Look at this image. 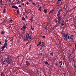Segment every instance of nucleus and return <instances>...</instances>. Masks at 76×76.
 Returning a JSON list of instances; mask_svg holds the SVG:
<instances>
[{
    "mask_svg": "<svg viewBox=\"0 0 76 76\" xmlns=\"http://www.w3.org/2000/svg\"><path fill=\"white\" fill-rule=\"evenodd\" d=\"M58 22V21L57 20H55V22L56 23H57Z\"/></svg>",
    "mask_w": 76,
    "mask_h": 76,
    "instance_id": "nucleus-41",
    "label": "nucleus"
},
{
    "mask_svg": "<svg viewBox=\"0 0 76 76\" xmlns=\"http://www.w3.org/2000/svg\"><path fill=\"white\" fill-rule=\"evenodd\" d=\"M25 13H27V14H29L28 10L27 11H26V10H25Z\"/></svg>",
    "mask_w": 76,
    "mask_h": 76,
    "instance_id": "nucleus-19",
    "label": "nucleus"
},
{
    "mask_svg": "<svg viewBox=\"0 0 76 76\" xmlns=\"http://www.w3.org/2000/svg\"><path fill=\"white\" fill-rule=\"evenodd\" d=\"M22 20H25V18H24V17H23L22 18Z\"/></svg>",
    "mask_w": 76,
    "mask_h": 76,
    "instance_id": "nucleus-30",
    "label": "nucleus"
},
{
    "mask_svg": "<svg viewBox=\"0 0 76 76\" xmlns=\"http://www.w3.org/2000/svg\"><path fill=\"white\" fill-rule=\"evenodd\" d=\"M62 64H63V61H61V64L59 66V67H61V65H62Z\"/></svg>",
    "mask_w": 76,
    "mask_h": 76,
    "instance_id": "nucleus-21",
    "label": "nucleus"
},
{
    "mask_svg": "<svg viewBox=\"0 0 76 76\" xmlns=\"http://www.w3.org/2000/svg\"><path fill=\"white\" fill-rule=\"evenodd\" d=\"M6 63H7V61H6V60H5L2 62L1 64H2V65H5L6 64Z\"/></svg>",
    "mask_w": 76,
    "mask_h": 76,
    "instance_id": "nucleus-3",
    "label": "nucleus"
},
{
    "mask_svg": "<svg viewBox=\"0 0 76 76\" xmlns=\"http://www.w3.org/2000/svg\"><path fill=\"white\" fill-rule=\"evenodd\" d=\"M17 14H19V10H17Z\"/></svg>",
    "mask_w": 76,
    "mask_h": 76,
    "instance_id": "nucleus-26",
    "label": "nucleus"
},
{
    "mask_svg": "<svg viewBox=\"0 0 76 76\" xmlns=\"http://www.w3.org/2000/svg\"><path fill=\"white\" fill-rule=\"evenodd\" d=\"M69 11H70V9H69V8H68V9L67 12L68 13V12H69Z\"/></svg>",
    "mask_w": 76,
    "mask_h": 76,
    "instance_id": "nucleus-40",
    "label": "nucleus"
},
{
    "mask_svg": "<svg viewBox=\"0 0 76 76\" xmlns=\"http://www.w3.org/2000/svg\"><path fill=\"white\" fill-rule=\"evenodd\" d=\"M45 29L46 31H47L48 29H47V26H46L45 27Z\"/></svg>",
    "mask_w": 76,
    "mask_h": 76,
    "instance_id": "nucleus-33",
    "label": "nucleus"
},
{
    "mask_svg": "<svg viewBox=\"0 0 76 76\" xmlns=\"http://www.w3.org/2000/svg\"><path fill=\"white\" fill-rule=\"evenodd\" d=\"M1 76H5L4 74H3L2 75H1Z\"/></svg>",
    "mask_w": 76,
    "mask_h": 76,
    "instance_id": "nucleus-52",
    "label": "nucleus"
},
{
    "mask_svg": "<svg viewBox=\"0 0 76 76\" xmlns=\"http://www.w3.org/2000/svg\"><path fill=\"white\" fill-rule=\"evenodd\" d=\"M74 66L75 68H76V64H74Z\"/></svg>",
    "mask_w": 76,
    "mask_h": 76,
    "instance_id": "nucleus-39",
    "label": "nucleus"
},
{
    "mask_svg": "<svg viewBox=\"0 0 76 76\" xmlns=\"http://www.w3.org/2000/svg\"><path fill=\"white\" fill-rule=\"evenodd\" d=\"M12 8H15L16 9H18V7L16 6V5H13L12 6Z\"/></svg>",
    "mask_w": 76,
    "mask_h": 76,
    "instance_id": "nucleus-6",
    "label": "nucleus"
},
{
    "mask_svg": "<svg viewBox=\"0 0 76 76\" xmlns=\"http://www.w3.org/2000/svg\"><path fill=\"white\" fill-rule=\"evenodd\" d=\"M0 53H3V50H1L0 51Z\"/></svg>",
    "mask_w": 76,
    "mask_h": 76,
    "instance_id": "nucleus-51",
    "label": "nucleus"
},
{
    "mask_svg": "<svg viewBox=\"0 0 76 76\" xmlns=\"http://www.w3.org/2000/svg\"><path fill=\"white\" fill-rule=\"evenodd\" d=\"M58 22H60V20H61V17H58Z\"/></svg>",
    "mask_w": 76,
    "mask_h": 76,
    "instance_id": "nucleus-9",
    "label": "nucleus"
},
{
    "mask_svg": "<svg viewBox=\"0 0 76 76\" xmlns=\"http://www.w3.org/2000/svg\"><path fill=\"white\" fill-rule=\"evenodd\" d=\"M63 65H64V62L63 63Z\"/></svg>",
    "mask_w": 76,
    "mask_h": 76,
    "instance_id": "nucleus-62",
    "label": "nucleus"
},
{
    "mask_svg": "<svg viewBox=\"0 0 76 76\" xmlns=\"http://www.w3.org/2000/svg\"><path fill=\"white\" fill-rule=\"evenodd\" d=\"M44 63L46 64H48V65H49V64H48V62H47V61H44Z\"/></svg>",
    "mask_w": 76,
    "mask_h": 76,
    "instance_id": "nucleus-17",
    "label": "nucleus"
},
{
    "mask_svg": "<svg viewBox=\"0 0 76 76\" xmlns=\"http://www.w3.org/2000/svg\"><path fill=\"white\" fill-rule=\"evenodd\" d=\"M62 10L61 9H59V10L58 11V13H61V12H62Z\"/></svg>",
    "mask_w": 76,
    "mask_h": 76,
    "instance_id": "nucleus-15",
    "label": "nucleus"
},
{
    "mask_svg": "<svg viewBox=\"0 0 76 76\" xmlns=\"http://www.w3.org/2000/svg\"><path fill=\"white\" fill-rule=\"evenodd\" d=\"M75 48H73V51L72 52V53H75Z\"/></svg>",
    "mask_w": 76,
    "mask_h": 76,
    "instance_id": "nucleus-29",
    "label": "nucleus"
},
{
    "mask_svg": "<svg viewBox=\"0 0 76 76\" xmlns=\"http://www.w3.org/2000/svg\"><path fill=\"white\" fill-rule=\"evenodd\" d=\"M9 63L10 64H13V62L10 61V62Z\"/></svg>",
    "mask_w": 76,
    "mask_h": 76,
    "instance_id": "nucleus-36",
    "label": "nucleus"
},
{
    "mask_svg": "<svg viewBox=\"0 0 76 76\" xmlns=\"http://www.w3.org/2000/svg\"><path fill=\"white\" fill-rule=\"evenodd\" d=\"M61 61H59V64H60V63H61Z\"/></svg>",
    "mask_w": 76,
    "mask_h": 76,
    "instance_id": "nucleus-58",
    "label": "nucleus"
},
{
    "mask_svg": "<svg viewBox=\"0 0 76 76\" xmlns=\"http://www.w3.org/2000/svg\"><path fill=\"white\" fill-rule=\"evenodd\" d=\"M1 34H5V32H4L3 31L2 32Z\"/></svg>",
    "mask_w": 76,
    "mask_h": 76,
    "instance_id": "nucleus-37",
    "label": "nucleus"
},
{
    "mask_svg": "<svg viewBox=\"0 0 76 76\" xmlns=\"http://www.w3.org/2000/svg\"><path fill=\"white\" fill-rule=\"evenodd\" d=\"M61 34H63V36L64 35H66V34H65V33H64V31H62V32H61Z\"/></svg>",
    "mask_w": 76,
    "mask_h": 76,
    "instance_id": "nucleus-14",
    "label": "nucleus"
},
{
    "mask_svg": "<svg viewBox=\"0 0 76 76\" xmlns=\"http://www.w3.org/2000/svg\"><path fill=\"white\" fill-rule=\"evenodd\" d=\"M55 64H56V66H58V64H57V63H56Z\"/></svg>",
    "mask_w": 76,
    "mask_h": 76,
    "instance_id": "nucleus-48",
    "label": "nucleus"
},
{
    "mask_svg": "<svg viewBox=\"0 0 76 76\" xmlns=\"http://www.w3.org/2000/svg\"><path fill=\"white\" fill-rule=\"evenodd\" d=\"M4 48H5V47L4 46H3L1 48V49H2V50H4Z\"/></svg>",
    "mask_w": 76,
    "mask_h": 76,
    "instance_id": "nucleus-32",
    "label": "nucleus"
},
{
    "mask_svg": "<svg viewBox=\"0 0 76 76\" xmlns=\"http://www.w3.org/2000/svg\"><path fill=\"white\" fill-rule=\"evenodd\" d=\"M13 20H12V19L11 18L10 20H9V22H10L12 23L13 22Z\"/></svg>",
    "mask_w": 76,
    "mask_h": 76,
    "instance_id": "nucleus-22",
    "label": "nucleus"
},
{
    "mask_svg": "<svg viewBox=\"0 0 76 76\" xmlns=\"http://www.w3.org/2000/svg\"><path fill=\"white\" fill-rule=\"evenodd\" d=\"M39 45H41V42L39 43L37 45V46H39Z\"/></svg>",
    "mask_w": 76,
    "mask_h": 76,
    "instance_id": "nucleus-28",
    "label": "nucleus"
},
{
    "mask_svg": "<svg viewBox=\"0 0 76 76\" xmlns=\"http://www.w3.org/2000/svg\"><path fill=\"white\" fill-rule=\"evenodd\" d=\"M8 28H9V29H10V26H9L8 27Z\"/></svg>",
    "mask_w": 76,
    "mask_h": 76,
    "instance_id": "nucleus-54",
    "label": "nucleus"
},
{
    "mask_svg": "<svg viewBox=\"0 0 76 76\" xmlns=\"http://www.w3.org/2000/svg\"><path fill=\"white\" fill-rule=\"evenodd\" d=\"M23 29H25L26 28V26H23Z\"/></svg>",
    "mask_w": 76,
    "mask_h": 76,
    "instance_id": "nucleus-24",
    "label": "nucleus"
},
{
    "mask_svg": "<svg viewBox=\"0 0 76 76\" xmlns=\"http://www.w3.org/2000/svg\"><path fill=\"white\" fill-rule=\"evenodd\" d=\"M1 61H2H2H3V58L1 59Z\"/></svg>",
    "mask_w": 76,
    "mask_h": 76,
    "instance_id": "nucleus-42",
    "label": "nucleus"
},
{
    "mask_svg": "<svg viewBox=\"0 0 76 76\" xmlns=\"http://www.w3.org/2000/svg\"><path fill=\"white\" fill-rule=\"evenodd\" d=\"M61 0H58V1H60Z\"/></svg>",
    "mask_w": 76,
    "mask_h": 76,
    "instance_id": "nucleus-61",
    "label": "nucleus"
},
{
    "mask_svg": "<svg viewBox=\"0 0 76 76\" xmlns=\"http://www.w3.org/2000/svg\"><path fill=\"white\" fill-rule=\"evenodd\" d=\"M38 10L39 11H40L41 12V7H40L38 9Z\"/></svg>",
    "mask_w": 76,
    "mask_h": 76,
    "instance_id": "nucleus-20",
    "label": "nucleus"
},
{
    "mask_svg": "<svg viewBox=\"0 0 76 76\" xmlns=\"http://www.w3.org/2000/svg\"><path fill=\"white\" fill-rule=\"evenodd\" d=\"M29 19V20H32V21H33V17H32V16L31 19Z\"/></svg>",
    "mask_w": 76,
    "mask_h": 76,
    "instance_id": "nucleus-27",
    "label": "nucleus"
},
{
    "mask_svg": "<svg viewBox=\"0 0 76 76\" xmlns=\"http://www.w3.org/2000/svg\"><path fill=\"white\" fill-rule=\"evenodd\" d=\"M28 11L29 12V13H31V9H29L28 10Z\"/></svg>",
    "mask_w": 76,
    "mask_h": 76,
    "instance_id": "nucleus-25",
    "label": "nucleus"
},
{
    "mask_svg": "<svg viewBox=\"0 0 76 76\" xmlns=\"http://www.w3.org/2000/svg\"><path fill=\"white\" fill-rule=\"evenodd\" d=\"M7 61H9V62H10V61H12V59H10V58H8L7 60H6Z\"/></svg>",
    "mask_w": 76,
    "mask_h": 76,
    "instance_id": "nucleus-11",
    "label": "nucleus"
},
{
    "mask_svg": "<svg viewBox=\"0 0 76 76\" xmlns=\"http://www.w3.org/2000/svg\"><path fill=\"white\" fill-rule=\"evenodd\" d=\"M48 10V9H44L43 12L44 13H45V14H46V13H47V12Z\"/></svg>",
    "mask_w": 76,
    "mask_h": 76,
    "instance_id": "nucleus-7",
    "label": "nucleus"
},
{
    "mask_svg": "<svg viewBox=\"0 0 76 76\" xmlns=\"http://www.w3.org/2000/svg\"><path fill=\"white\" fill-rule=\"evenodd\" d=\"M19 0L18 1V3H19Z\"/></svg>",
    "mask_w": 76,
    "mask_h": 76,
    "instance_id": "nucleus-63",
    "label": "nucleus"
},
{
    "mask_svg": "<svg viewBox=\"0 0 76 76\" xmlns=\"http://www.w3.org/2000/svg\"><path fill=\"white\" fill-rule=\"evenodd\" d=\"M23 6H24V3H21V6H23Z\"/></svg>",
    "mask_w": 76,
    "mask_h": 76,
    "instance_id": "nucleus-43",
    "label": "nucleus"
},
{
    "mask_svg": "<svg viewBox=\"0 0 76 76\" xmlns=\"http://www.w3.org/2000/svg\"><path fill=\"white\" fill-rule=\"evenodd\" d=\"M44 45H45V44L44 42H42L41 44V48H42V47H44Z\"/></svg>",
    "mask_w": 76,
    "mask_h": 76,
    "instance_id": "nucleus-8",
    "label": "nucleus"
},
{
    "mask_svg": "<svg viewBox=\"0 0 76 76\" xmlns=\"http://www.w3.org/2000/svg\"><path fill=\"white\" fill-rule=\"evenodd\" d=\"M10 2H11V0H8V3H10Z\"/></svg>",
    "mask_w": 76,
    "mask_h": 76,
    "instance_id": "nucleus-45",
    "label": "nucleus"
},
{
    "mask_svg": "<svg viewBox=\"0 0 76 76\" xmlns=\"http://www.w3.org/2000/svg\"><path fill=\"white\" fill-rule=\"evenodd\" d=\"M10 41H13V37H12L10 39Z\"/></svg>",
    "mask_w": 76,
    "mask_h": 76,
    "instance_id": "nucleus-31",
    "label": "nucleus"
},
{
    "mask_svg": "<svg viewBox=\"0 0 76 76\" xmlns=\"http://www.w3.org/2000/svg\"><path fill=\"white\" fill-rule=\"evenodd\" d=\"M31 29H33V28L32 27V26H31Z\"/></svg>",
    "mask_w": 76,
    "mask_h": 76,
    "instance_id": "nucleus-50",
    "label": "nucleus"
},
{
    "mask_svg": "<svg viewBox=\"0 0 76 76\" xmlns=\"http://www.w3.org/2000/svg\"><path fill=\"white\" fill-rule=\"evenodd\" d=\"M60 13L58 12V14L57 15V16H58V17H60Z\"/></svg>",
    "mask_w": 76,
    "mask_h": 76,
    "instance_id": "nucleus-18",
    "label": "nucleus"
},
{
    "mask_svg": "<svg viewBox=\"0 0 76 76\" xmlns=\"http://www.w3.org/2000/svg\"><path fill=\"white\" fill-rule=\"evenodd\" d=\"M59 3H60V2H59V1H58V3H57V4H59Z\"/></svg>",
    "mask_w": 76,
    "mask_h": 76,
    "instance_id": "nucleus-56",
    "label": "nucleus"
},
{
    "mask_svg": "<svg viewBox=\"0 0 76 76\" xmlns=\"http://www.w3.org/2000/svg\"><path fill=\"white\" fill-rule=\"evenodd\" d=\"M7 39L5 40V44H4L3 46L7 48Z\"/></svg>",
    "mask_w": 76,
    "mask_h": 76,
    "instance_id": "nucleus-2",
    "label": "nucleus"
},
{
    "mask_svg": "<svg viewBox=\"0 0 76 76\" xmlns=\"http://www.w3.org/2000/svg\"><path fill=\"white\" fill-rule=\"evenodd\" d=\"M5 12H6V8H4V10L3 11V13L4 14V13H5Z\"/></svg>",
    "mask_w": 76,
    "mask_h": 76,
    "instance_id": "nucleus-12",
    "label": "nucleus"
},
{
    "mask_svg": "<svg viewBox=\"0 0 76 76\" xmlns=\"http://www.w3.org/2000/svg\"><path fill=\"white\" fill-rule=\"evenodd\" d=\"M61 25L62 26H63V25H64V23H63L61 24Z\"/></svg>",
    "mask_w": 76,
    "mask_h": 76,
    "instance_id": "nucleus-53",
    "label": "nucleus"
},
{
    "mask_svg": "<svg viewBox=\"0 0 76 76\" xmlns=\"http://www.w3.org/2000/svg\"><path fill=\"white\" fill-rule=\"evenodd\" d=\"M2 2H3V0H1V1L0 3H2Z\"/></svg>",
    "mask_w": 76,
    "mask_h": 76,
    "instance_id": "nucleus-46",
    "label": "nucleus"
},
{
    "mask_svg": "<svg viewBox=\"0 0 76 76\" xmlns=\"http://www.w3.org/2000/svg\"><path fill=\"white\" fill-rule=\"evenodd\" d=\"M63 10H65L66 9V7H65V5H64L63 7Z\"/></svg>",
    "mask_w": 76,
    "mask_h": 76,
    "instance_id": "nucleus-35",
    "label": "nucleus"
},
{
    "mask_svg": "<svg viewBox=\"0 0 76 76\" xmlns=\"http://www.w3.org/2000/svg\"><path fill=\"white\" fill-rule=\"evenodd\" d=\"M25 6L26 7V4H25Z\"/></svg>",
    "mask_w": 76,
    "mask_h": 76,
    "instance_id": "nucleus-57",
    "label": "nucleus"
},
{
    "mask_svg": "<svg viewBox=\"0 0 76 76\" xmlns=\"http://www.w3.org/2000/svg\"><path fill=\"white\" fill-rule=\"evenodd\" d=\"M73 38H74L73 36L72 35H70L69 36V39H71L72 40H73Z\"/></svg>",
    "mask_w": 76,
    "mask_h": 76,
    "instance_id": "nucleus-5",
    "label": "nucleus"
},
{
    "mask_svg": "<svg viewBox=\"0 0 76 76\" xmlns=\"http://www.w3.org/2000/svg\"><path fill=\"white\" fill-rule=\"evenodd\" d=\"M7 63H8L7 65V66H8V65L9 64V61H7Z\"/></svg>",
    "mask_w": 76,
    "mask_h": 76,
    "instance_id": "nucleus-49",
    "label": "nucleus"
},
{
    "mask_svg": "<svg viewBox=\"0 0 76 76\" xmlns=\"http://www.w3.org/2000/svg\"><path fill=\"white\" fill-rule=\"evenodd\" d=\"M43 38H45V36H42Z\"/></svg>",
    "mask_w": 76,
    "mask_h": 76,
    "instance_id": "nucleus-47",
    "label": "nucleus"
},
{
    "mask_svg": "<svg viewBox=\"0 0 76 76\" xmlns=\"http://www.w3.org/2000/svg\"><path fill=\"white\" fill-rule=\"evenodd\" d=\"M27 34H26L25 35L26 37L25 38V41H28V39H31V36H29V33H27Z\"/></svg>",
    "mask_w": 76,
    "mask_h": 76,
    "instance_id": "nucleus-1",
    "label": "nucleus"
},
{
    "mask_svg": "<svg viewBox=\"0 0 76 76\" xmlns=\"http://www.w3.org/2000/svg\"><path fill=\"white\" fill-rule=\"evenodd\" d=\"M26 64L27 66H29V65H30V63L29 62H28V61H26Z\"/></svg>",
    "mask_w": 76,
    "mask_h": 76,
    "instance_id": "nucleus-10",
    "label": "nucleus"
},
{
    "mask_svg": "<svg viewBox=\"0 0 76 76\" xmlns=\"http://www.w3.org/2000/svg\"><path fill=\"white\" fill-rule=\"evenodd\" d=\"M54 10H52L50 11L49 13V14H50V13H53V12H54Z\"/></svg>",
    "mask_w": 76,
    "mask_h": 76,
    "instance_id": "nucleus-16",
    "label": "nucleus"
},
{
    "mask_svg": "<svg viewBox=\"0 0 76 76\" xmlns=\"http://www.w3.org/2000/svg\"><path fill=\"white\" fill-rule=\"evenodd\" d=\"M32 4L33 5H34V6H36V5H37V4H35L34 2H33Z\"/></svg>",
    "mask_w": 76,
    "mask_h": 76,
    "instance_id": "nucleus-34",
    "label": "nucleus"
},
{
    "mask_svg": "<svg viewBox=\"0 0 76 76\" xmlns=\"http://www.w3.org/2000/svg\"><path fill=\"white\" fill-rule=\"evenodd\" d=\"M63 37L65 41H67L68 40V39L67 38V34H64Z\"/></svg>",
    "mask_w": 76,
    "mask_h": 76,
    "instance_id": "nucleus-4",
    "label": "nucleus"
},
{
    "mask_svg": "<svg viewBox=\"0 0 76 76\" xmlns=\"http://www.w3.org/2000/svg\"><path fill=\"white\" fill-rule=\"evenodd\" d=\"M26 4L27 5H28V4H29V2H27L26 3Z\"/></svg>",
    "mask_w": 76,
    "mask_h": 76,
    "instance_id": "nucleus-44",
    "label": "nucleus"
},
{
    "mask_svg": "<svg viewBox=\"0 0 76 76\" xmlns=\"http://www.w3.org/2000/svg\"><path fill=\"white\" fill-rule=\"evenodd\" d=\"M60 21H58V22L56 24L57 26L60 25Z\"/></svg>",
    "mask_w": 76,
    "mask_h": 76,
    "instance_id": "nucleus-23",
    "label": "nucleus"
},
{
    "mask_svg": "<svg viewBox=\"0 0 76 76\" xmlns=\"http://www.w3.org/2000/svg\"><path fill=\"white\" fill-rule=\"evenodd\" d=\"M21 30H23V27H22V28H21Z\"/></svg>",
    "mask_w": 76,
    "mask_h": 76,
    "instance_id": "nucleus-59",
    "label": "nucleus"
},
{
    "mask_svg": "<svg viewBox=\"0 0 76 76\" xmlns=\"http://www.w3.org/2000/svg\"><path fill=\"white\" fill-rule=\"evenodd\" d=\"M18 7H21V5H19Z\"/></svg>",
    "mask_w": 76,
    "mask_h": 76,
    "instance_id": "nucleus-55",
    "label": "nucleus"
},
{
    "mask_svg": "<svg viewBox=\"0 0 76 76\" xmlns=\"http://www.w3.org/2000/svg\"><path fill=\"white\" fill-rule=\"evenodd\" d=\"M67 39H70V38H69V36H68V35H67Z\"/></svg>",
    "mask_w": 76,
    "mask_h": 76,
    "instance_id": "nucleus-38",
    "label": "nucleus"
},
{
    "mask_svg": "<svg viewBox=\"0 0 76 76\" xmlns=\"http://www.w3.org/2000/svg\"><path fill=\"white\" fill-rule=\"evenodd\" d=\"M50 54L52 56H53V55L54 54V52H52L51 53H50Z\"/></svg>",
    "mask_w": 76,
    "mask_h": 76,
    "instance_id": "nucleus-13",
    "label": "nucleus"
},
{
    "mask_svg": "<svg viewBox=\"0 0 76 76\" xmlns=\"http://www.w3.org/2000/svg\"><path fill=\"white\" fill-rule=\"evenodd\" d=\"M30 47H32V45H31L30 46Z\"/></svg>",
    "mask_w": 76,
    "mask_h": 76,
    "instance_id": "nucleus-64",
    "label": "nucleus"
},
{
    "mask_svg": "<svg viewBox=\"0 0 76 76\" xmlns=\"http://www.w3.org/2000/svg\"><path fill=\"white\" fill-rule=\"evenodd\" d=\"M21 1H22V2H23V0H21Z\"/></svg>",
    "mask_w": 76,
    "mask_h": 76,
    "instance_id": "nucleus-60",
    "label": "nucleus"
}]
</instances>
